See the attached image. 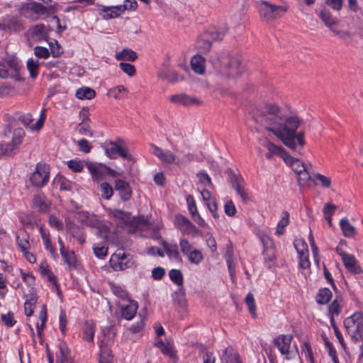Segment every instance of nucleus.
<instances>
[{
    "label": "nucleus",
    "mask_w": 363,
    "mask_h": 363,
    "mask_svg": "<svg viewBox=\"0 0 363 363\" xmlns=\"http://www.w3.org/2000/svg\"><path fill=\"white\" fill-rule=\"evenodd\" d=\"M253 118L289 149H302L306 145L305 133L297 132L303 120L296 115L285 116L277 104L265 103L258 106L255 110Z\"/></svg>",
    "instance_id": "nucleus-1"
},
{
    "label": "nucleus",
    "mask_w": 363,
    "mask_h": 363,
    "mask_svg": "<svg viewBox=\"0 0 363 363\" xmlns=\"http://www.w3.org/2000/svg\"><path fill=\"white\" fill-rule=\"evenodd\" d=\"M150 147L152 153L164 164H174L178 167H181L191 162L194 160V155L190 152L179 157L171 150L162 149L154 144H151Z\"/></svg>",
    "instance_id": "nucleus-2"
},
{
    "label": "nucleus",
    "mask_w": 363,
    "mask_h": 363,
    "mask_svg": "<svg viewBox=\"0 0 363 363\" xmlns=\"http://www.w3.org/2000/svg\"><path fill=\"white\" fill-rule=\"evenodd\" d=\"M256 4L260 17L267 21L280 18L288 10V6H277L264 0L257 1Z\"/></svg>",
    "instance_id": "nucleus-3"
},
{
    "label": "nucleus",
    "mask_w": 363,
    "mask_h": 363,
    "mask_svg": "<svg viewBox=\"0 0 363 363\" xmlns=\"http://www.w3.org/2000/svg\"><path fill=\"white\" fill-rule=\"evenodd\" d=\"M347 334L355 342L362 340L363 337V314L355 312L344 320Z\"/></svg>",
    "instance_id": "nucleus-4"
},
{
    "label": "nucleus",
    "mask_w": 363,
    "mask_h": 363,
    "mask_svg": "<svg viewBox=\"0 0 363 363\" xmlns=\"http://www.w3.org/2000/svg\"><path fill=\"white\" fill-rule=\"evenodd\" d=\"M21 65L17 58L8 57L0 65V77L3 79L11 78L14 81L21 80L20 74Z\"/></svg>",
    "instance_id": "nucleus-5"
},
{
    "label": "nucleus",
    "mask_w": 363,
    "mask_h": 363,
    "mask_svg": "<svg viewBox=\"0 0 363 363\" xmlns=\"http://www.w3.org/2000/svg\"><path fill=\"white\" fill-rule=\"evenodd\" d=\"M24 136L25 132L22 128L15 129L11 141L0 143L1 156H11L16 154L18 147L22 143Z\"/></svg>",
    "instance_id": "nucleus-6"
},
{
    "label": "nucleus",
    "mask_w": 363,
    "mask_h": 363,
    "mask_svg": "<svg viewBox=\"0 0 363 363\" xmlns=\"http://www.w3.org/2000/svg\"><path fill=\"white\" fill-rule=\"evenodd\" d=\"M50 178V168L45 164L38 163L31 174L30 182L33 186L43 187L47 184Z\"/></svg>",
    "instance_id": "nucleus-7"
},
{
    "label": "nucleus",
    "mask_w": 363,
    "mask_h": 363,
    "mask_svg": "<svg viewBox=\"0 0 363 363\" xmlns=\"http://www.w3.org/2000/svg\"><path fill=\"white\" fill-rule=\"evenodd\" d=\"M292 339V335H279L273 340V343L279 352L284 355L286 359H292L296 353L291 350Z\"/></svg>",
    "instance_id": "nucleus-8"
},
{
    "label": "nucleus",
    "mask_w": 363,
    "mask_h": 363,
    "mask_svg": "<svg viewBox=\"0 0 363 363\" xmlns=\"http://www.w3.org/2000/svg\"><path fill=\"white\" fill-rule=\"evenodd\" d=\"M223 74L228 78L236 79L240 76L243 72L240 61L235 57L225 59L223 62Z\"/></svg>",
    "instance_id": "nucleus-9"
},
{
    "label": "nucleus",
    "mask_w": 363,
    "mask_h": 363,
    "mask_svg": "<svg viewBox=\"0 0 363 363\" xmlns=\"http://www.w3.org/2000/svg\"><path fill=\"white\" fill-rule=\"evenodd\" d=\"M259 143L267 150L265 157L268 160H272L276 156L281 157L283 160L286 157L288 153L284 147L280 145H275L266 138H261Z\"/></svg>",
    "instance_id": "nucleus-10"
},
{
    "label": "nucleus",
    "mask_w": 363,
    "mask_h": 363,
    "mask_svg": "<svg viewBox=\"0 0 363 363\" xmlns=\"http://www.w3.org/2000/svg\"><path fill=\"white\" fill-rule=\"evenodd\" d=\"M49 30L47 27L42 23L36 24L29 28L26 31V35L29 40L41 42L48 38Z\"/></svg>",
    "instance_id": "nucleus-11"
},
{
    "label": "nucleus",
    "mask_w": 363,
    "mask_h": 363,
    "mask_svg": "<svg viewBox=\"0 0 363 363\" xmlns=\"http://www.w3.org/2000/svg\"><path fill=\"white\" fill-rule=\"evenodd\" d=\"M103 147L106 155L111 159H116L118 156H121L124 159L129 158L128 150L121 147L116 141L105 143Z\"/></svg>",
    "instance_id": "nucleus-12"
},
{
    "label": "nucleus",
    "mask_w": 363,
    "mask_h": 363,
    "mask_svg": "<svg viewBox=\"0 0 363 363\" xmlns=\"http://www.w3.org/2000/svg\"><path fill=\"white\" fill-rule=\"evenodd\" d=\"M110 263L115 271L124 270L132 265L131 261L127 259L126 254L122 251L114 253L111 257Z\"/></svg>",
    "instance_id": "nucleus-13"
},
{
    "label": "nucleus",
    "mask_w": 363,
    "mask_h": 363,
    "mask_svg": "<svg viewBox=\"0 0 363 363\" xmlns=\"http://www.w3.org/2000/svg\"><path fill=\"white\" fill-rule=\"evenodd\" d=\"M172 103L182 105L184 106H199L201 104V101L196 98L190 96L186 94H177L172 95L169 97Z\"/></svg>",
    "instance_id": "nucleus-14"
},
{
    "label": "nucleus",
    "mask_w": 363,
    "mask_h": 363,
    "mask_svg": "<svg viewBox=\"0 0 363 363\" xmlns=\"http://www.w3.org/2000/svg\"><path fill=\"white\" fill-rule=\"evenodd\" d=\"M118 304L121 308L123 318L130 320L135 316L138 308V304L135 301L129 299L123 303H118Z\"/></svg>",
    "instance_id": "nucleus-15"
},
{
    "label": "nucleus",
    "mask_w": 363,
    "mask_h": 363,
    "mask_svg": "<svg viewBox=\"0 0 363 363\" xmlns=\"http://www.w3.org/2000/svg\"><path fill=\"white\" fill-rule=\"evenodd\" d=\"M114 189L119 194L120 198L124 201H129L132 197V189L130 184L124 180L116 179Z\"/></svg>",
    "instance_id": "nucleus-16"
},
{
    "label": "nucleus",
    "mask_w": 363,
    "mask_h": 363,
    "mask_svg": "<svg viewBox=\"0 0 363 363\" xmlns=\"http://www.w3.org/2000/svg\"><path fill=\"white\" fill-rule=\"evenodd\" d=\"M0 26L4 30L12 32H20L24 28L21 21L13 16L5 18Z\"/></svg>",
    "instance_id": "nucleus-17"
},
{
    "label": "nucleus",
    "mask_w": 363,
    "mask_h": 363,
    "mask_svg": "<svg viewBox=\"0 0 363 363\" xmlns=\"http://www.w3.org/2000/svg\"><path fill=\"white\" fill-rule=\"evenodd\" d=\"M230 183L234 189L240 195L244 201L248 200L247 191L245 188V181L240 175H233L230 179Z\"/></svg>",
    "instance_id": "nucleus-18"
},
{
    "label": "nucleus",
    "mask_w": 363,
    "mask_h": 363,
    "mask_svg": "<svg viewBox=\"0 0 363 363\" xmlns=\"http://www.w3.org/2000/svg\"><path fill=\"white\" fill-rule=\"evenodd\" d=\"M206 60L201 55H195L191 59V67L192 70L199 74H203L206 71Z\"/></svg>",
    "instance_id": "nucleus-19"
},
{
    "label": "nucleus",
    "mask_w": 363,
    "mask_h": 363,
    "mask_svg": "<svg viewBox=\"0 0 363 363\" xmlns=\"http://www.w3.org/2000/svg\"><path fill=\"white\" fill-rule=\"evenodd\" d=\"M87 169L93 179L99 181L106 174V166L97 163L89 162L86 164Z\"/></svg>",
    "instance_id": "nucleus-20"
},
{
    "label": "nucleus",
    "mask_w": 363,
    "mask_h": 363,
    "mask_svg": "<svg viewBox=\"0 0 363 363\" xmlns=\"http://www.w3.org/2000/svg\"><path fill=\"white\" fill-rule=\"evenodd\" d=\"M342 260L346 269L350 272L354 274H358L361 272L360 267L354 255L347 254L342 258Z\"/></svg>",
    "instance_id": "nucleus-21"
},
{
    "label": "nucleus",
    "mask_w": 363,
    "mask_h": 363,
    "mask_svg": "<svg viewBox=\"0 0 363 363\" xmlns=\"http://www.w3.org/2000/svg\"><path fill=\"white\" fill-rule=\"evenodd\" d=\"M26 301L24 303V311L26 316H31L33 313V309L37 302L36 294L30 291V293L26 295Z\"/></svg>",
    "instance_id": "nucleus-22"
},
{
    "label": "nucleus",
    "mask_w": 363,
    "mask_h": 363,
    "mask_svg": "<svg viewBox=\"0 0 363 363\" xmlns=\"http://www.w3.org/2000/svg\"><path fill=\"white\" fill-rule=\"evenodd\" d=\"M284 161L292 168L296 174L301 171H304V169L306 168L303 162L298 159L293 157L289 153L286 154V157H285Z\"/></svg>",
    "instance_id": "nucleus-23"
},
{
    "label": "nucleus",
    "mask_w": 363,
    "mask_h": 363,
    "mask_svg": "<svg viewBox=\"0 0 363 363\" xmlns=\"http://www.w3.org/2000/svg\"><path fill=\"white\" fill-rule=\"evenodd\" d=\"M123 11L124 8L122 6L104 7L101 9V14L104 19L108 20L118 17Z\"/></svg>",
    "instance_id": "nucleus-24"
},
{
    "label": "nucleus",
    "mask_w": 363,
    "mask_h": 363,
    "mask_svg": "<svg viewBox=\"0 0 363 363\" xmlns=\"http://www.w3.org/2000/svg\"><path fill=\"white\" fill-rule=\"evenodd\" d=\"M108 216L116 219L118 222L125 223L130 220V213L128 211L119 210L116 208H110L108 210Z\"/></svg>",
    "instance_id": "nucleus-25"
},
{
    "label": "nucleus",
    "mask_w": 363,
    "mask_h": 363,
    "mask_svg": "<svg viewBox=\"0 0 363 363\" xmlns=\"http://www.w3.org/2000/svg\"><path fill=\"white\" fill-rule=\"evenodd\" d=\"M340 225L345 237L352 238L356 235L355 228L347 218H342L340 221Z\"/></svg>",
    "instance_id": "nucleus-26"
},
{
    "label": "nucleus",
    "mask_w": 363,
    "mask_h": 363,
    "mask_svg": "<svg viewBox=\"0 0 363 363\" xmlns=\"http://www.w3.org/2000/svg\"><path fill=\"white\" fill-rule=\"evenodd\" d=\"M82 330L83 340L89 342H92L94 341L95 333L94 325L93 324V323L89 321L85 322Z\"/></svg>",
    "instance_id": "nucleus-27"
},
{
    "label": "nucleus",
    "mask_w": 363,
    "mask_h": 363,
    "mask_svg": "<svg viewBox=\"0 0 363 363\" xmlns=\"http://www.w3.org/2000/svg\"><path fill=\"white\" fill-rule=\"evenodd\" d=\"M33 206L40 211H46L49 203L44 195L35 194L33 199Z\"/></svg>",
    "instance_id": "nucleus-28"
},
{
    "label": "nucleus",
    "mask_w": 363,
    "mask_h": 363,
    "mask_svg": "<svg viewBox=\"0 0 363 363\" xmlns=\"http://www.w3.org/2000/svg\"><path fill=\"white\" fill-rule=\"evenodd\" d=\"M319 17L328 28L338 25V21L333 17L330 11L326 9H323L320 11Z\"/></svg>",
    "instance_id": "nucleus-29"
},
{
    "label": "nucleus",
    "mask_w": 363,
    "mask_h": 363,
    "mask_svg": "<svg viewBox=\"0 0 363 363\" xmlns=\"http://www.w3.org/2000/svg\"><path fill=\"white\" fill-rule=\"evenodd\" d=\"M115 57L118 60H127L133 62L137 59L138 55L131 49L125 48L121 52H116Z\"/></svg>",
    "instance_id": "nucleus-30"
},
{
    "label": "nucleus",
    "mask_w": 363,
    "mask_h": 363,
    "mask_svg": "<svg viewBox=\"0 0 363 363\" xmlns=\"http://www.w3.org/2000/svg\"><path fill=\"white\" fill-rule=\"evenodd\" d=\"M16 242L21 251H25L30 248V243L28 241L29 236L24 230L19 231L16 235Z\"/></svg>",
    "instance_id": "nucleus-31"
},
{
    "label": "nucleus",
    "mask_w": 363,
    "mask_h": 363,
    "mask_svg": "<svg viewBox=\"0 0 363 363\" xmlns=\"http://www.w3.org/2000/svg\"><path fill=\"white\" fill-rule=\"evenodd\" d=\"M40 235L46 250H49L51 255L55 257L57 256L55 249L51 244L49 233L43 228H40Z\"/></svg>",
    "instance_id": "nucleus-32"
},
{
    "label": "nucleus",
    "mask_w": 363,
    "mask_h": 363,
    "mask_svg": "<svg viewBox=\"0 0 363 363\" xmlns=\"http://www.w3.org/2000/svg\"><path fill=\"white\" fill-rule=\"evenodd\" d=\"M155 345L158 347L164 354L172 359L176 358L175 352L173 350V347L169 343H166L162 340H158L155 343Z\"/></svg>",
    "instance_id": "nucleus-33"
},
{
    "label": "nucleus",
    "mask_w": 363,
    "mask_h": 363,
    "mask_svg": "<svg viewBox=\"0 0 363 363\" xmlns=\"http://www.w3.org/2000/svg\"><path fill=\"white\" fill-rule=\"evenodd\" d=\"M198 348L199 357L203 359V363H215L216 358L212 352L208 351L202 344L199 345Z\"/></svg>",
    "instance_id": "nucleus-34"
},
{
    "label": "nucleus",
    "mask_w": 363,
    "mask_h": 363,
    "mask_svg": "<svg viewBox=\"0 0 363 363\" xmlns=\"http://www.w3.org/2000/svg\"><path fill=\"white\" fill-rule=\"evenodd\" d=\"M96 95L95 91L89 87L84 86L77 90L75 96L77 99H91Z\"/></svg>",
    "instance_id": "nucleus-35"
},
{
    "label": "nucleus",
    "mask_w": 363,
    "mask_h": 363,
    "mask_svg": "<svg viewBox=\"0 0 363 363\" xmlns=\"http://www.w3.org/2000/svg\"><path fill=\"white\" fill-rule=\"evenodd\" d=\"M159 76L171 83H175L182 79V77L175 70L169 68L160 73Z\"/></svg>",
    "instance_id": "nucleus-36"
},
{
    "label": "nucleus",
    "mask_w": 363,
    "mask_h": 363,
    "mask_svg": "<svg viewBox=\"0 0 363 363\" xmlns=\"http://www.w3.org/2000/svg\"><path fill=\"white\" fill-rule=\"evenodd\" d=\"M111 289L112 293L118 297L122 301L125 302L130 299L128 294L125 289L119 285L111 284Z\"/></svg>",
    "instance_id": "nucleus-37"
},
{
    "label": "nucleus",
    "mask_w": 363,
    "mask_h": 363,
    "mask_svg": "<svg viewBox=\"0 0 363 363\" xmlns=\"http://www.w3.org/2000/svg\"><path fill=\"white\" fill-rule=\"evenodd\" d=\"M332 298V292L327 288L319 291L316 296V301L319 304H325L330 301Z\"/></svg>",
    "instance_id": "nucleus-38"
},
{
    "label": "nucleus",
    "mask_w": 363,
    "mask_h": 363,
    "mask_svg": "<svg viewBox=\"0 0 363 363\" xmlns=\"http://www.w3.org/2000/svg\"><path fill=\"white\" fill-rule=\"evenodd\" d=\"M162 245L169 257L175 259L179 258V252L176 244H168L167 242L162 241Z\"/></svg>",
    "instance_id": "nucleus-39"
},
{
    "label": "nucleus",
    "mask_w": 363,
    "mask_h": 363,
    "mask_svg": "<svg viewBox=\"0 0 363 363\" xmlns=\"http://www.w3.org/2000/svg\"><path fill=\"white\" fill-rule=\"evenodd\" d=\"M39 319L40 320V324L37 323L36 329L38 334L41 335L43 333V330L45 328V323L47 322V309L45 305H43L41 308V310L39 313Z\"/></svg>",
    "instance_id": "nucleus-40"
},
{
    "label": "nucleus",
    "mask_w": 363,
    "mask_h": 363,
    "mask_svg": "<svg viewBox=\"0 0 363 363\" xmlns=\"http://www.w3.org/2000/svg\"><path fill=\"white\" fill-rule=\"evenodd\" d=\"M191 223L188 218L181 215L176 216L174 219L175 225L184 233L188 229L189 226H191Z\"/></svg>",
    "instance_id": "nucleus-41"
},
{
    "label": "nucleus",
    "mask_w": 363,
    "mask_h": 363,
    "mask_svg": "<svg viewBox=\"0 0 363 363\" xmlns=\"http://www.w3.org/2000/svg\"><path fill=\"white\" fill-rule=\"evenodd\" d=\"M282 218L277 224L276 233L278 235H282L284 233L285 228L289 223V214L286 211L282 213Z\"/></svg>",
    "instance_id": "nucleus-42"
},
{
    "label": "nucleus",
    "mask_w": 363,
    "mask_h": 363,
    "mask_svg": "<svg viewBox=\"0 0 363 363\" xmlns=\"http://www.w3.org/2000/svg\"><path fill=\"white\" fill-rule=\"evenodd\" d=\"M40 62L38 60L29 59L27 62V68L29 71L30 75L33 79L36 78L38 74V68Z\"/></svg>",
    "instance_id": "nucleus-43"
},
{
    "label": "nucleus",
    "mask_w": 363,
    "mask_h": 363,
    "mask_svg": "<svg viewBox=\"0 0 363 363\" xmlns=\"http://www.w3.org/2000/svg\"><path fill=\"white\" fill-rule=\"evenodd\" d=\"M128 92L127 89L123 85H118L108 90V94L116 99H121L125 94Z\"/></svg>",
    "instance_id": "nucleus-44"
},
{
    "label": "nucleus",
    "mask_w": 363,
    "mask_h": 363,
    "mask_svg": "<svg viewBox=\"0 0 363 363\" xmlns=\"http://www.w3.org/2000/svg\"><path fill=\"white\" fill-rule=\"evenodd\" d=\"M186 257L191 263L195 264H199L203 259L202 252L196 249H194Z\"/></svg>",
    "instance_id": "nucleus-45"
},
{
    "label": "nucleus",
    "mask_w": 363,
    "mask_h": 363,
    "mask_svg": "<svg viewBox=\"0 0 363 363\" xmlns=\"http://www.w3.org/2000/svg\"><path fill=\"white\" fill-rule=\"evenodd\" d=\"M101 191V196L106 199L109 200L113 194V187L107 182H102L100 184Z\"/></svg>",
    "instance_id": "nucleus-46"
},
{
    "label": "nucleus",
    "mask_w": 363,
    "mask_h": 363,
    "mask_svg": "<svg viewBox=\"0 0 363 363\" xmlns=\"http://www.w3.org/2000/svg\"><path fill=\"white\" fill-rule=\"evenodd\" d=\"M170 279L178 286L183 285V275L179 269H172L169 272Z\"/></svg>",
    "instance_id": "nucleus-47"
},
{
    "label": "nucleus",
    "mask_w": 363,
    "mask_h": 363,
    "mask_svg": "<svg viewBox=\"0 0 363 363\" xmlns=\"http://www.w3.org/2000/svg\"><path fill=\"white\" fill-rule=\"evenodd\" d=\"M67 167L74 172H81L84 169V163L82 160L78 159L69 160Z\"/></svg>",
    "instance_id": "nucleus-48"
},
{
    "label": "nucleus",
    "mask_w": 363,
    "mask_h": 363,
    "mask_svg": "<svg viewBox=\"0 0 363 363\" xmlns=\"http://www.w3.org/2000/svg\"><path fill=\"white\" fill-rule=\"evenodd\" d=\"M245 303L248 307L249 311L251 315L255 318L256 314V304L254 298V296L251 293H248L245 297Z\"/></svg>",
    "instance_id": "nucleus-49"
},
{
    "label": "nucleus",
    "mask_w": 363,
    "mask_h": 363,
    "mask_svg": "<svg viewBox=\"0 0 363 363\" xmlns=\"http://www.w3.org/2000/svg\"><path fill=\"white\" fill-rule=\"evenodd\" d=\"M301 352L304 354L305 357L310 362V363H315L313 355V352L310 344L304 342L301 346Z\"/></svg>",
    "instance_id": "nucleus-50"
},
{
    "label": "nucleus",
    "mask_w": 363,
    "mask_h": 363,
    "mask_svg": "<svg viewBox=\"0 0 363 363\" xmlns=\"http://www.w3.org/2000/svg\"><path fill=\"white\" fill-rule=\"evenodd\" d=\"M197 47L203 52H208L211 47V41L208 36L205 35L197 41Z\"/></svg>",
    "instance_id": "nucleus-51"
},
{
    "label": "nucleus",
    "mask_w": 363,
    "mask_h": 363,
    "mask_svg": "<svg viewBox=\"0 0 363 363\" xmlns=\"http://www.w3.org/2000/svg\"><path fill=\"white\" fill-rule=\"evenodd\" d=\"M298 181L301 186L307 185L311 180V177L307 168L304 169V171H301L297 174Z\"/></svg>",
    "instance_id": "nucleus-52"
},
{
    "label": "nucleus",
    "mask_w": 363,
    "mask_h": 363,
    "mask_svg": "<svg viewBox=\"0 0 363 363\" xmlns=\"http://www.w3.org/2000/svg\"><path fill=\"white\" fill-rule=\"evenodd\" d=\"M93 250L97 257L103 259L107 255L108 247L106 244L101 243L94 245Z\"/></svg>",
    "instance_id": "nucleus-53"
},
{
    "label": "nucleus",
    "mask_w": 363,
    "mask_h": 363,
    "mask_svg": "<svg viewBox=\"0 0 363 363\" xmlns=\"http://www.w3.org/2000/svg\"><path fill=\"white\" fill-rule=\"evenodd\" d=\"M298 255L308 252V245L303 239H296L294 242Z\"/></svg>",
    "instance_id": "nucleus-54"
},
{
    "label": "nucleus",
    "mask_w": 363,
    "mask_h": 363,
    "mask_svg": "<svg viewBox=\"0 0 363 363\" xmlns=\"http://www.w3.org/2000/svg\"><path fill=\"white\" fill-rule=\"evenodd\" d=\"M342 301L335 299L328 307L330 315H339L342 309Z\"/></svg>",
    "instance_id": "nucleus-55"
},
{
    "label": "nucleus",
    "mask_w": 363,
    "mask_h": 363,
    "mask_svg": "<svg viewBox=\"0 0 363 363\" xmlns=\"http://www.w3.org/2000/svg\"><path fill=\"white\" fill-rule=\"evenodd\" d=\"M94 220V222H96V227L97 229L96 234L100 238L106 239L108 231V226L102 223H99L95 218Z\"/></svg>",
    "instance_id": "nucleus-56"
},
{
    "label": "nucleus",
    "mask_w": 363,
    "mask_h": 363,
    "mask_svg": "<svg viewBox=\"0 0 363 363\" xmlns=\"http://www.w3.org/2000/svg\"><path fill=\"white\" fill-rule=\"evenodd\" d=\"M40 270L42 274L47 275L50 281L55 282V276L48 269V266L45 262H43L40 265Z\"/></svg>",
    "instance_id": "nucleus-57"
},
{
    "label": "nucleus",
    "mask_w": 363,
    "mask_h": 363,
    "mask_svg": "<svg viewBox=\"0 0 363 363\" xmlns=\"http://www.w3.org/2000/svg\"><path fill=\"white\" fill-rule=\"evenodd\" d=\"M179 247L181 252L185 256H187V255L194 249L186 239L180 240Z\"/></svg>",
    "instance_id": "nucleus-58"
},
{
    "label": "nucleus",
    "mask_w": 363,
    "mask_h": 363,
    "mask_svg": "<svg viewBox=\"0 0 363 363\" xmlns=\"http://www.w3.org/2000/svg\"><path fill=\"white\" fill-rule=\"evenodd\" d=\"M34 54L37 57L43 59H48L50 55L48 48L41 46L34 48Z\"/></svg>",
    "instance_id": "nucleus-59"
},
{
    "label": "nucleus",
    "mask_w": 363,
    "mask_h": 363,
    "mask_svg": "<svg viewBox=\"0 0 363 363\" xmlns=\"http://www.w3.org/2000/svg\"><path fill=\"white\" fill-rule=\"evenodd\" d=\"M64 261L69 266H74L76 263V258L73 252L65 251L61 253Z\"/></svg>",
    "instance_id": "nucleus-60"
},
{
    "label": "nucleus",
    "mask_w": 363,
    "mask_h": 363,
    "mask_svg": "<svg viewBox=\"0 0 363 363\" xmlns=\"http://www.w3.org/2000/svg\"><path fill=\"white\" fill-rule=\"evenodd\" d=\"M264 262L267 267L270 268L274 264L275 259L274 252L273 249H267L264 252Z\"/></svg>",
    "instance_id": "nucleus-61"
},
{
    "label": "nucleus",
    "mask_w": 363,
    "mask_h": 363,
    "mask_svg": "<svg viewBox=\"0 0 363 363\" xmlns=\"http://www.w3.org/2000/svg\"><path fill=\"white\" fill-rule=\"evenodd\" d=\"M100 359L99 363H109L112 359V357L110 354V352L108 348L100 346Z\"/></svg>",
    "instance_id": "nucleus-62"
},
{
    "label": "nucleus",
    "mask_w": 363,
    "mask_h": 363,
    "mask_svg": "<svg viewBox=\"0 0 363 363\" xmlns=\"http://www.w3.org/2000/svg\"><path fill=\"white\" fill-rule=\"evenodd\" d=\"M119 67L124 73L127 74L130 77H132L135 74V68L131 64L121 62L119 63Z\"/></svg>",
    "instance_id": "nucleus-63"
},
{
    "label": "nucleus",
    "mask_w": 363,
    "mask_h": 363,
    "mask_svg": "<svg viewBox=\"0 0 363 363\" xmlns=\"http://www.w3.org/2000/svg\"><path fill=\"white\" fill-rule=\"evenodd\" d=\"M68 350L67 348L62 345H60V354L57 355V363H65L68 359Z\"/></svg>",
    "instance_id": "nucleus-64"
}]
</instances>
